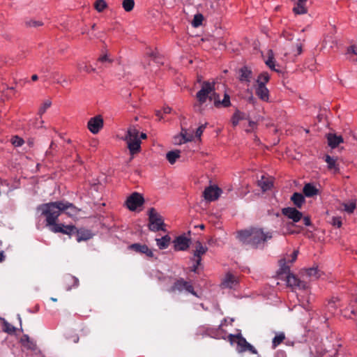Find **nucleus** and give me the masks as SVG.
Masks as SVG:
<instances>
[{
	"instance_id": "obj_1",
	"label": "nucleus",
	"mask_w": 357,
	"mask_h": 357,
	"mask_svg": "<svg viewBox=\"0 0 357 357\" xmlns=\"http://www.w3.org/2000/svg\"><path fill=\"white\" fill-rule=\"evenodd\" d=\"M237 238L243 245L257 249L263 248L264 243L273 238L272 232L265 233L261 228L250 227L237 232Z\"/></svg>"
},
{
	"instance_id": "obj_2",
	"label": "nucleus",
	"mask_w": 357,
	"mask_h": 357,
	"mask_svg": "<svg viewBox=\"0 0 357 357\" xmlns=\"http://www.w3.org/2000/svg\"><path fill=\"white\" fill-rule=\"evenodd\" d=\"M196 98L201 105L205 103L207 99L213 102L216 108L228 107L231 105L230 96L227 93H225L224 98L220 100V95L215 92L213 82H203L201 89L196 94Z\"/></svg>"
},
{
	"instance_id": "obj_3",
	"label": "nucleus",
	"mask_w": 357,
	"mask_h": 357,
	"mask_svg": "<svg viewBox=\"0 0 357 357\" xmlns=\"http://www.w3.org/2000/svg\"><path fill=\"white\" fill-rule=\"evenodd\" d=\"M71 205H68V207ZM68 208L62 201L52 202L42 204L36 207V211L40 212V215L45 218L46 227L50 229L56 224V220L63 211Z\"/></svg>"
},
{
	"instance_id": "obj_4",
	"label": "nucleus",
	"mask_w": 357,
	"mask_h": 357,
	"mask_svg": "<svg viewBox=\"0 0 357 357\" xmlns=\"http://www.w3.org/2000/svg\"><path fill=\"white\" fill-rule=\"evenodd\" d=\"M139 131L135 126H130L127 130V133L124 137V140L127 142L128 149L131 155H135L141 151V140L139 137Z\"/></svg>"
},
{
	"instance_id": "obj_5",
	"label": "nucleus",
	"mask_w": 357,
	"mask_h": 357,
	"mask_svg": "<svg viewBox=\"0 0 357 357\" xmlns=\"http://www.w3.org/2000/svg\"><path fill=\"white\" fill-rule=\"evenodd\" d=\"M228 341L232 345L236 343V350L238 353L249 351L250 354H257V349L243 337L241 332L237 334H229L227 337Z\"/></svg>"
},
{
	"instance_id": "obj_6",
	"label": "nucleus",
	"mask_w": 357,
	"mask_h": 357,
	"mask_svg": "<svg viewBox=\"0 0 357 357\" xmlns=\"http://www.w3.org/2000/svg\"><path fill=\"white\" fill-rule=\"evenodd\" d=\"M149 229L152 231H163L166 229L164 228L165 226L162 217L157 213L154 208H151L149 210Z\"/></svg>"
},
{
	"instance_id": "obj_7",
	"label": "nucleus",
	"mask_w": 357,
	"mask_h": 357,
	"mask_svg": "<svg viewBox=\"0 0 357 357\" xmlns=\"http://www.w3.org/2000/svg\"><path fill=\"white\" fill-rule=\"evenodd\" d=\"M183 291H185L188 293L197 296L196 291L194 290L192 282L190 281H186L182 278L176 279L169 289V292H182Z\"/></svg>"
},
{
	"instance_id": "obj_8",
	"label": "nucleus",
	"mask_w": 357,
	"mask_h": 357,
	"mask_svg": "<svg viewBox=\"0 0 357 357\" xmlns=\"http://www.w3.org/2000/svg\"><path fill=\"white\" fill-rule=\"evenodd\" d=\"M282 213L292 220L291 222L287 224L288 227L295 226V223L298 222L303 218V213L294 207L283 208H282Z\"/></svg>"
},
{
	"instance_id": "obj_9",
	"label": "nucleus",
	"mask_w": 357,
	"mask_h": 357,
	"mask_svg": "<svg viewBox=\"0 0 357 357\" xmlns=\"http://www.w3.org/2000/svg\"><path fill=\"white\" fill-rule=\"evenodd\" d=\"M144 203V199L142 194L135 192L132 193L126 200V206L129 210L134 211Z\"/></svg>"
},
{
	"instance_id": "obj_10",
	"label": "nucleus",
	"mask_w": 357,
	"mask_h": 357,
	"mask_svg": "<svg viewBox=\"0 0 357 357\" xmlns=\"http://www.w3.org/2000/svg\"><path fill=\"white\" fill-rule=\"evenodd\" d=\"M75 229L76 227L75 225H66L63 223L56 222L50 230L54 233H61L68 235L69 237H73L75 234Z\"/></svg>"
},
{
	"instance_id": "obj_11",
	"label": "nucleus",
	"mask_w": 357,
	"mask_h": 357,
	"mask_svg": "<svg viewBox=\"0 0 357 357\" xmlns=\"http://www.w3.org/2000/svg\"><path fill=\"white\" fill-rule=\"evenodd\" d=\"M238 75L239 82L246 84L248 86L252 81L253 73L250 67L248 66H243L238 69Z\"/></svg>"
},
{
	"instance_id": "obj_12",
	"label": "nucleus",
	"mask_w": 357,
	"mask_h": 357,
	"mask_svg": "<svg viewBox=\"0 0 357 357\" xmlns=\"http://www.w3.org/2000/svg\"><path fill=\"white\" fill-rule=\"evenodd\" d=\"M287 285L298 289H306L308 286L304 281L301 280L296 275L289 273L286 276Z\"/></svg>"
},
{
	"instance_id": "obj_13",
	"label": "nucleus",
	"mask_w": 357,
	"mask_h": 357,
	"mask_svg": "<svg viewBox=\"0 0 357 357\" xmlns=\"http://www.w3.org/2000/svg\"><path fill=\"white\" fill-rule=\"evenodd\" d=\"M174 249L175 251H185L188 249L190 244V238L184 234L180 235L174 240Z\"/></svg>"
},
{
	"instance_id": "obj_14",
	"label": "nucleus",
	"mask_w": 357,
	"mask_h": 357,
	"mask_svg": "<svg viewBox=\"0 0 357 357\" xmlns=\"http://www.w3.org/2000/svg\"><path fill=\"white\" fill-rule=\"evenodd\" d=\"M221 193L222 190L219 187L211 185L205 188L203 195L206 200L213 202L218 199Z\"/></svg>"
},
{
	"instance_id": "obj_15",
	"label": "nucleus",
	"mask_w": 357,
	"mask_h": 357,
	"mask_svg": "<svg viewBox=\"0 0 357 357\" xmlns=\"http://www.w3.org/2000/svg\"><path fill=\"white\" fill-rule=\"evenodd\" d=\"M87 127L93 134H97L103 127V119L100 115L92 117L88 121Z\"/></svg>"
},
{
	"instance_id": "obj_16",
	"label": "nucleus",
	"mask_w": 357,
	"mask_h": 357,
	"mask_svg": "<svg viewBox=\"0 0 357 357\" xmlns=\"http://www.w3.org/2000/svg\"><path fill=\"white\" fill-rule=\"evenodd\" d=\"M73 236L75 237L77 242H81L91 239L93 237V234L89 229L76 227Z\"/></svg>"
},
{
	"instance_id": "obj_17",
	"label": "nucleus",
	"mask_w": 357,
	"mask_h": 357,
	"mask_svg": "<svg viewBox=\"0 0 357 357\" xmlns=\"http://www.w3.org/2000/svg\"><path fill=\"white\" fill-rule=\"evenodd\" d=\"M113 61L114 59L109 54L105 53L98 58L96 65L98 69H103L110 66Z\"/></svg>"
},
{
	"instance_id": "obj_18",
	"label": "nucleus",
	"mask_w": 357,
	"mask_h": 357,
	"mask_svg": "<svg viewBox=\"0 0 357 357\" xmlns=\"http://www.w3.org/2000/svg\"><path fill=\"white\" fill-rule=\"evenodd\" d=\"M255 94L260 100L265 102L269 101V90L263 84L255 86Z\"/></svg>"
},
{
	"instance_id": "obj_19",
	"label": "nucleus",
	"mask_w": 357,
	"mask_h": 357,
	"mask_svg": "<svg viewBox=\"0 0 357 357\" xmlns=\"http://www.w3.org/2000/svg\"><path fill=\"white\" fill-rule=\"evenodd\" d=\"M223 325V323H222L218 328H212L206 326H202L199 328L200 332L202 333L203 335H206L208 336H210L213 338H217V336L219 333V328Z\"/></svg>"
},
{
	"instance_id": "obj_20",
	"label": "nucleus",
	"mask_w": 357,
	"mask_h": 357,
	"mask_svg": "<svg viewBox=\"0 0 357 357\" xmlns=\"http://www.w3.org/2000/svg\"><path fill=\"white\" fill-rule=\"evenodd\" d=\"M328 144L330 147L335 149L343 142V138L341 135L329 133L327 135Z\"/></svg>"
},
{
	"instance_id": "obj_21",
	"label": "nucleus",
	"mask_w": 357,
	"mask_h": 357,
	"mask_svg": "<svg viewBox=\"0 0 357 357\" xmlns=\"http://www.w3.org/2000/svg\"><path fill=\"white\" fill-rule=\"evenodd\" d=\"M20 343L26 349L35 351L37 348L36 344L30 339L28 335H24L20 339Z\"/></svg>"
},
{
	"instance_id": "obj_22",
	"label": "nucleus",
	"mask_w": 357,
	"mask_h": 357,
	"mask_svg": "<svg viewBox=\"0 0 357 357\" xmlns=\"http://www.w3.org/2000/svg\"><path fill=\"white\" fill-rule=\"evenodd\" d=\"M66 289L67 291L71 290L73 288H76L79 286V280L75 276L69 275L65 278Z\"/></svg>"
},
{
	"instance_id": "obj_23",
	"label": "nucleus",
	"mask_w": 357,
	"mask_h": 357,
	"mask_svg": "<svg viewBox=\"0 0 357 357\" xmlns=\"http://www.w3.org/2000/svg\"><path fill=\"white\" fill-rule=\"evenodd\" d=\"M304 195L307 197H312L318 195L319 190L312 183H306L303 189Z\"/></svg>"
},
{
	"instance_id": "obj_24",
	"label": "nucleus",
	"mask_w": 357,
	"mask_h": 357,
	"mask_svg": "<svg viewBox=\"0 0 357 357\" xmlns=\"http://www.w3.org/2000/svg\"><path fill=\"white\" fill-rule=\"evenodd\" d=\"M290 199L298 208H301L305 202L304 195L300 192H294Z\"/></svg>"
},
{
	"instance_id": "obj_25",
	"label": "nucleus",
	"mask_w": 357,
	"mask_h": 357,
	"mask_svg": "<svg viewBox=\"0 0 357 357\" xmlns=\"http://www.w3.org/2000/svg\"><path fill=\"white\" fill-rule=\"evenodd\" d=\"M280 268L278 271L277 273H278V276L280 277V278L282 279L284 278V275H285V277H286L288 274L291 273L290 268L287 264L285 259H281L280 261Z\"/></svg>"
},
{
	"instance_id": "obj_26",
	"label": "nucleus",
	"mask_w": 357,
	"mask_h": 357,
	"mask_svg": "<svg viewBox=\"0 0 357 357\" xmlns=\"http://www.w3.org/2000/svg\"><path fill=\"white\" fill-rule=\"evenodd\" d=\"M340 305L339 298L333 296L328 301V304L326 305V307L328 311H331V313L333 314Z\"/></svg>"
},
{
	"instance_id": "obj_27",
	"label": "nucleus",
	"mask_w": 357,
	"mask_h": 357,
	"mask_svg": "<svg viewBox=\"0 0 357 357\" xmlns=\"http://www.w3.org/2000/svg\"><path fill=\"white\" fill-rule=\"evenodd\" d=\"M171 241V237L169 235H165L160 238H156V243L160 250H164L168 248Z\"/></svg>"
},
{
	"instance_id": "obj_28",
	"label": "nucleus",
	"mask_w": 357,
	"mask_h": 357,
	"mask_svg": "<svg viewBox=\"0 0 357 357\" xmlns=\"http://www.w3.org/2000/svg\"><path fill=\"white\" fill-rule=\"evenodd\" d=\"M208 250V248L202 245L200 241L195 243V250L194 251V256L195 257H199L204 255Z\"/></svg>"
},
{
	"instance_id": "obj_29",
	"label": "nucleus",
	"mask_w": 357,
	"mask_h": 357,
	"mask_svg": "<svg viewBox=\"0 0 357 357\" xmlns=\"http://www.w3.org/2000/svg\"><path fill=\"white\" fill-rule=\"evenodd\" d=\"M236 283V281L235 280L234 276L231 273H228L227 274L221 285L224 288H232Z\"/></svg>"
},
{
	"instance_id": "obj_30",
	"label": "nucleus",
	"mask_w": 357,
	"mask_h": 357,
	"mask_svg": "<svg viewBox=\"0 0 357 357\" xmlns=\"http://www.w3.org/2000/svg\"><path fill=\"white\" fill-rule=\"evenodd\" d=\"M146 56L154 63L158 65H163V58L157 52H147Z\"/></svg>"
},
{
	"instance_id": "obj_31",
	"label": "nucleus",
	"mask_w": 357,
	"mask_h": 357,
	"mask_svg": "<svg viewBox=\"0 0 357 357\" xmlns=\"http://www.w3.org/2000/svg\"><path fill=\"white\" fill-rule=\"evenodd\" d=\"M0 321L2 322L3 328L2 331L8 334H13L16 331L17 328L9 324L4 318L0 317Z\"/></svg>"
},
{
	"instance_id": "obj_32",
	"label": "nucleus",
	"mask_w": 357,
	"mask_h": 357,
	"mask_svg": "<svg viewBox=\"0 0 357 357\" xmlns=\"http://www.w3.org/2000/svg\"><path fill=\"white\" fill-rule=\"evenodd\" d=\"M258 185L261 188V190L264 192H265L268 190H271V188L273 186V183L268 178H265L264 176H262L261 180L258 181Z\"/></svg>"
},
{
	"instance_id": "obj_33",
	"label": "nucleus",
	"mask_w": 357,
	"mask_h": 357,
	"mask_svg": "<svg viewBox=\"0 0 357 357\" xmlns=\"http://www.w3.org/2000/svg\"><path fill=\"white\" fill-rule=\"evenodd\" d=\"M306 2L307 0H298L296 6L294 8V11L296 14H304L306 13Z\"/></svg>"
},
{
	"instance_id": "obj_34",
	"label": "nucleus",
	"mask_w": 357,
	"mask_h": 357,
	"mask_svg": "<svg viewBox=\"0 0 357 357\" xmlns=\"http://www.w3.org/2000/svg\"><path fill=\"white\" fill-rule=\"evenodd\" d=\"M181 151L179 150L171 151L167 153L166 158L172 165L174 164L176 160L180 158Z\"/></svg>"
},
{
	"instance_id": "obj_35",
	"label": "nucleus",
	"mask_w": 357,
	"mask_h": 357,
	"mask_svg": "<svg viewBox=\"0 0 357 357\" xmlns=\"http://www.w3.org/2000/svg\"><path fill=\"white\" fill-rule=\"evenodd\" d=\"M325 162L328 165V169H335V171H338V165L336 163V159L330 156L329 155H325Z\"/></svg>"
},
{
	"instance_id": "obj_36",
	"label": "nucleus",
	"mask_w": 357,
	"mask_h": 357,
	"mask_svg": "<svg viewBox=\"0 0 357 357\" xmlns=\"http://www.w3.org/2000/svg\"><path fill=\"white\" fill-rule=\"evenodd\" d=\"M62 202H63V204L67 206H68L69 204L71 205V206H69L63 211H65L68 215H77L78 213V212L79 211V209L78 208H77L73 204L70 203L68 202H64V201H62Z\"/></svg>"
},
{
	"instance_id": "obj_37",
	"label": "nucleus",
	"mask_w": 357,
	"mask_h": 357,
	"mask_svg": "<svg viewBox=\"0 0 357 357\" xmlns=\"http://www.w3.org/2000/svg\"><path fill=\"white\" fill-rule=\"evenodd\" d=\"M270 75L267 72L261 73L256 80L257 85L259 86L261 84L266 86V83H268L270 80Z\"/></svg>"
},
{
	"instance_id": "obj_38",
	"label": "nucleus",
	"mask_w": 357,
	"mask_h": 357,
	"mask_svg": "<svg viewBox=\"0 0 357 357\" xmlns=\"http://www.w3.org/2000/svg\"><path fill=\"white\" fill-rule=\"evenodd\" d=\"M306 275L310 278L318 279L321 277V272L317 267H312L306 269Z\"/></svg>"
},
{
	"instance_id": "obj_39",
	"label": "nucleus",
	"mask_w": 357,
	"mask_h": 357,
	"mask_svg": "<svg viewBox=\"0 0 357 357\" xmlns=\"http://www.w3.org/2000/svg\"><path fill=\"white\" fill-rule=\"evenodd\" d=\"M77 70L79 72H83L84 71V72H86L87 73H91L96 72V68H93L91 66H88V65H86L84 63H77Z\"/></svg>"
},
{
	"instance_id": "obj_40",
	"label": "nucleus",
	"mask_w": 357,
	"mask_h": 357,
	"mask_svg": "<svg viewBox=\"0 0 357 357\" xmlns=\"http://www.w3.org/2000/svg\"><path fill=\"white\" fill-rule=\"evenodd\" d=\"M147 245L145 244L141 243H133L129 246V249L135 251V252L142 254L144 252V250Z\"/></svg>"
},
{
	"instance_id": "obj_41",
	"label": "nucleus",
	"mask_w": 357,
	"mask_h": 357,
	"mask_svg": "<svg viewBox=\"0 0 357 357\" xmlns=\"http://www.w3.org/2000/svg\"><path fill=\"white\" fill-rule=\"evenodd\" d=\"M284 339L285 335L284 333H280L278 335H275L272 341L273 347L275 348L277 346L281 344Z\"/></svg>"
},
{
	"instance_id": "obj_42",
	"label": "nucleus",
	"mask_w": 357,
	"mask_h": 357,
	"mask_svg": "<svg viewBox=\"0 0 357 357\" xmlns=\"http://www.w3.org/2000/svg\"><path fill=\"white\" fill-rule=\"evenodd\" d=\"M107 7L105 0H96L94 3V8L98 12L103 11Z\"/></svg>"
},
{
	"instance_id": "obj_43",
	"label": "nucleus",
	"mask_w": 357,
	"mask_h": 357,
	"mask_svg": "<svg viewBox=\"0 0 357 357\" xmlns=\"http://www.w3.org/2000/svg\"><path fill=\"white\" fill-rule=\"evenodd\" d=\"M204 24H191L190 27H187L188 33L192 36H199V33L194 31L195 29L203 26Z\"/></svg>"
},
{
	"instance_id": "obj_44",
	"label": "nucleus",
	"mask_w": 357,
	"mask_h": 357,
	"mask_svg": "<svg viewBox=\"0 0 357 357\" xmlns=\"http://www.w3.org/2000/svg\"><path fill=\"white\" fill-rule=\"evenodd\" d=\"M342 206H344V210L348 213H353L356 208V204L355 202L343 203Z\"/></svg>"
},
{
	"instance_id": "obj_45",
	"label": "nucleus",
	"mask_w": 357,
	"mask_h": 357,
	"mask_svg": "<svg viewBox=\"0 0 357 357\" xmlns=\"http://www.w3.org/2000/svg\"><path fill=\"white\" fill-rule=\"evenodd\" d=\"M10 142L15 147H20L24 144V140L18 135H15L11 138Z\"/></svg>"
},
{
	"instance_id": "obj_46",
	"label": "nucleus",
	"mask_w": 357,
	"mask_h": 357,
	"mask_svg": "<svg viewBox=\"0 0 357 357\" xmlns=\"http://www.w3.org/2000/svg\"><path fill=\"white\" fill-rule=\"evenodd\" d=\"M123 9L128 12L132 10L135 6L134 0H123Z\"/></svg>"
},
{
	"instance_id": "obj_47",
	"label": "nucleus",
	"mask_w": 357,
	"mask_h": 357,
	"mask_svg": "<svg viewBox=\"0 0 357 357\" xmlns=\"http://www.w3.org/2000/svg\"><path fill=\"white\" fill-rule=\"evenodd\" d=\"M181 134L185 142H190L193 139V135L192 134H188L186 129L182 128Z\"/></svg>"
},
{
	"instance_id": "obj_48",
	"label": "nucleus",
	"mask_w": 357,
	"mask_h": 357,
	"mask_svg": "<svg viewBox=\"0 0 357 357\" xmlns=\"http://www.w3.org/2000/svg\"><path fill=\"white\" fill-rule=\"evenodd\" d=\"M266 64L268 66V68H270L272 70H274V71H278V70H276L275 68V61H274V58H273V54L271 55H269L268 56V59L266 60Z\"/></svg>"
},
{
	"instance_id": "obj_49",
	"label": "nucleus",
	"mask_w": 357,
	"mask_h": 357,
	"mask_svg": "<svg viewBox=\"0 0 357 357\" xmlns=\"http://www.w3.org/2000/svg\"><path fill=\"white\" fill-rule=\"evenodd\" d=\"M51 104L52 102L50 100H46L43 103V105L40 107L38 110V114L40 116L46 112L47 109H48L51 106Z\"/></svg>"
},
{
	"instance_id": "obj_50",
	"label": "nucleus",
	"mask_w": 357,
	"mask_h": 357,
	"mask_svg": "<svg viewBox=\"0 0 357 357\" xmlns=\"http://www.w3.org/2000/svg\"><path fill=\"white\" fill-rule=\"evenodd\" d=\"M331 223L333 226L340 228L342 227V222L341 217H333Z\"/></svg>"
},
{
	"instance_id": "obj_51",
	"label": "nucleus",
	"mask_w": 357,
	"mask_h": 357,
	"mask_svg": "<svg viewBox=\"0 0 357 357\" xmlns=\"http://www.w3.org/2000/svg\"><path fill=\"white\" fill-rule=\"evenodd\" d=\"M206 123L205 124H203V125H201L197 130H196V132H195V136L197 138H200V137L202 136L204 129L206 128Z\"/></svg>"
},
{
	"instance_id": "obj_52",
	"label": "nucleus",
	"mask_w": 357,
	"mask_h": 357,
	"mask_svg": "<svg viewBox=\"0 0 357 357\" xmlns=\"http://www.w3.org/2000/svg\"><path fill=\"white\" fill-rule=\"evenodd\" d=\"M239 119L237 116V114L236 113V112L233 114L232 115V117H231V123H232V125L234 127H236L238 123H239Z\"/></svg>"
},
{
	"instance_id": "obj_53",
	"label": "nucleus",
	"mask_w": 357,
	"mask_h": 357,
	"mask_svg": "<svg viewBox=\"0 0 357 357\" xmlns=\"http://www.w3.org/2000/svg\"><path fill=\"white\" fill-rule=\"evenodd\" d=\"M142 254H145L148 257L150 258L154 257L152 250H151L148 246L145 248V249L144 250V252H142Z\"/></svg>"
},
{
	"instance_id": "obj_54",
	"label": "nucleus",
	"mask_w": 357,
	"mask_h": 357,
	"mask_svg": "<svg viewBox=\"0 0 357 357\" xmlns=\"http://www.w3.org/2000/svg\"><path fill=\"white\" fill-rule=\"evenodd\" d=\"M204 20V16L202 14L198 13L195 15L192 22H202Z\"/></svg>"
},
{
	"instance_id": "obj_55",
	"label": "nucleus",
	"mask_w": 357,
	"mask_h": 357,
	"mask_svg": "<svg viewBox=\"0 0 357 357\" xmlns=\"http://www.w3.org/2000/svg\"><path fill=\"white\" fill-rule=\"evenodd\" d=\"M303 224L305 225V226H312V221H311V218L309 215H307V216H303Z\"/></svg>"
},
{
	"instance_id": "obj_56",
	"label": "nucleus",
	"mask_w": 357,
	"mask_h": 357,
	"mask_svg": "<svg viewBox=\"0 0 357 357\" xmlns=\"http://www.w3.org/2000/svg\"><path fill=\"white\" fill-rule=\"evenodd\" d=\"M282 36L288 40H291L293 39L292 33L289 31H284L282 32Z\"/></svg>"
},
{
	"instance_id": "obj_57",
	"label": "nucleus",
	"mask_w": 357,
	"mask_h": 357,
	"mask_svg": "<svg viewBox=\"0 0 357 357\" xmlns=\"http://www.w3.org/2000/svg\"><path fill=\"white\" fill-rule=\"evenodd\" d=\"M67 339L72 341L74 343H77L79 342V336L77 334L68 336Z\"/></svg>"
},
{
	"instance_id": "obj_58",
	"label": "nucleus",
	"mask_w": 357,
	"mask_h": 357,
	"mask_svg": "<svg viewBox=\"0 0 357 357\" xmlns=\"http://www.w3.org/2000/svg\"><path fill=\"white\" fill-rule=\"evenodd\" d=\"M236 113L237 114V116L240 121L247 119L246 114L244 112H242L239 111L238 109H236Z\"/></svg>"
},
{
	"instance_id": "obj_59",
	"label": "nucleus",
	"mask_w": 357,
	"mask_h": 357,
	"mask_svg": "<svg viewBox=\"0 0 357 357\" xmlns=\"http://www.w3.org/2000/svg\"><path fill=\"white\" fill-rule=\"evenodd\" d=\"M274 357H287V354L283 350H278L275 352Z\"/></svg>"
},
{
	"instance_id": "obj_60",
	"label": "nucleus",
	"mask_w": 357,
	"mask_h": 357,
	"mask_svg": "<svg viewBox=\"0 0 357 357\" xmlns=\"http://www.w3.org/2000/svg\"><path fill=\"white\" fill-rule=\"evenodd\" d=\"M296 55H299L302 53L303 52V45L301 43H297L296 45Z\"/></svg>"
},
{
	"instance_id": "obj_61",
	"label": "nucleus",
	"mask_w": 357,
	"mask_h": 357,
	"mask_svg": "<svg viewBox=\"0 0 357 357\" xmlns=\"http://www.w3.org/2000/svg\"><path fill=\"white\" fill-rule=\"evenodd\" d=\"M298 250H294L292 254L291 255V260H289L290 262H294L297 259V256H298Z\"/></svg>"
},
{
	"instance_id": "obj_62",
	"label": "nucleus",
	"mask_w": 357,
	"mask_h": 357,
	"mask_svg": "<svg viewBox=\"0 0 357 357\" xmlns=\"http://www.w3.org/2000/svg\"><path fill=\"white\" fill-rule=\"evenodd\" d=\"M256 125H257L256 122H255L253 121H249V126L250 127V129H246L245 131L248 132H251L252 130H253L255 128Z\"/></svg>"
},
{
	"instance_id": "obj_63",
	"label": "nucleus",
	"mask_w": 357,
	"mask_h": 357,
	"mask_svg": "<svg viewBox=\"0 0 357 357\" xmlns=\"http://www.w3.org/2000/svg\"><path fill=\"white\" fill-rule=\"evenodd\" d=\"M351 52L354 54L357 55V46L352 45L349 47V52Z\"/></svg>"
},
{
	"instance_id": "obj_64",
	"label": "nucleus",
	"mask_w": 357,
	"mask_h": 357,
	"mask_svg": "<svg viewBox=\"0 0 357 357\" xmlns=\"http://www.w3.org/2000/svg\"><path fill=\"white\" fill-rule=\"evenodd\" d=\"M172 111V108L166 106L162 108V112L163 114H169Z\"/></svg>"
}]
</instances>
